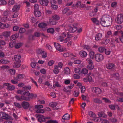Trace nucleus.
<instances>
[{"mask_svg": "<svg viewBox=\"0 0 123 123\" xmlns=\"http://www.w3.org/2000/svg\"><path fill=\"white\" fill-rule=\"evenodd\" d=\"M92 90L93 92L96 94H101V89L97 87H92Z\"/></svg>", "mask_w": 123, "mask_h": 123, "instance_id": "nucleus-6", "label": "nucleus"}, {"mask_svg": "<svg viewBox=\"0 0 123 123\" xmlns=\"http://www.w3.org/2000/svg\"><path fill=\"white\" fill-rule=\"evenodd\" d=\"M115 20L117 23L121 24L123 22V16L121 14L118 15Z\"/></svg>", "mask_w": 123, "mask_h": 123, "instance_id": "nucleus-7", "label": "nucleus"}, {"mask_svg": "<svg viewBox=\"0 0 123 123\" xmlns=\"http://www.w3.org/2000/svg\"><path fill=\"white\" fill-rule=\"evenodd\" d=\"M112 76L115 78L116 79H118L119 78V74L118 73H116L112 75Z\"/></svg>", "mask_w": 123, "mask_h": 123, "instance_id": "nucleus-38", "label": "nucleus"}, {"mask_svg": "<svg viewBox=\"0 0 123 123\" xmlns=\"http://www.w3.org/2000/svg\"><path fill=\"white\" fill-rule=\"evenodd\" d=\"M42 57L44 58H45L47 57V53L44 51H42L41 52Z\"/></svg>", "mask_w": 123, "mask_h": 123, "instance_id": "nucleus-33", "label": "nucleus"}, {"mask_svg": "<svg viewBox=\"0 0 123 123\" xmlns=\"http://www.w3.org/2000/svg\"><path fill=\"white\" fill-rule=\"evenodd\" d=\"M23 90L24 91L30 90L31 88V86H27L23 87Z\"/></svg>", "mask_w": 123, "mask_h": 123, "instance_id": "nucleus-49", "label": "nucleus"}, {"mask_svg": "<svg viewBox=\"0 0 123 123\" xmlns=\"http://www.w3.org/2000/svg\"><path fill=\"white\" fill-rule=\"evenodd\" d=\"M79 54L81 57H86L87 55V54L86 52L83 50L79 52Z\"/></svg>", "mask_w": 123, "mask_h": 123, "instance_id": "nucleus-15", "label": "nucleus"}, {"mask_svg": "<svg viewBox=\"0 0 123 123\" xmlns=\"http://www.w3.org/2000/svg\"><path fill=\"white\" fill-rule=\"evenodd\" d=\"M53 72L55 74H57L59 73V70L57 66H54V68L53 70Z\"/></svg>", "mask_w": 123, "mask_h": 123, "instance_id": "nucleus-34", "label": "nucleus"}, {"mask_svg": "<svg viewBox=\"0 0 123 123\" xmlns=\"http://www.w3.org/2000/svg\"><path fill=\"white\" fill-rule=\"evenodd\" d=\"M95 60L97 62H100L102 61L104 59L103 55L101 54H96L95 55Z\"/></svg>", "mask_w": 123, "mask_h": 123, "instance_id": "nucleus-4", "label": "nucleus"}, {"mask_svg": "<svg viewBox=\"0 0 123 123\" xmlns=\"http://www.w3.org/2000/svg\"><path fill=\"white\" fill-rule=\"evenodd\" d=\"M52 19L54 20L57 21L60 18L59 16L55 14L52 16Z\"/></svg>", "mask_w": 123, "mask_h": 123, "instance_id": "nucleus-31", "label": "nucleus"}, {"mask_svg": "<svg viewBox=\"0 0 123 123\" xmlns=\"http://www.w3.org/2000/svg\"><path fill=\"white\" fill-rule=\"evenodd\" d=\"M72 54L70 53H66L63 54V56L64 57H69Z\"/></svg>", "mask_w": 123, "mask_h": 123, "instance_id": "nucleus-51", "label": "nucleus"}, {"mask_svg": "<svg viewBox=\"0 0 123 123\" xmlns=\"http://www.w3.org/2000/svg\"><path fill=\"white\" fill-rule=\"evenodd\" d=\"M62 13L63 14H66L67 15H69L72 14V11H70L68 8H66L63 10Z\"/></svg>", "mask_w": 123, "mask_h": 123, "instance_id": "nucleus-8", "label": "nucleus"}, {"mask_svg": "<svg viewBox=\"0 0 123 123\" xmlns=\"http://www.w3.org/2000/svg\"><path fill=\"white\" fill-rule=\"evenodd\" d=\"M11 42H15V35H12L11 37Z\"/></svg>", "mask_w": 123, "mask_h": 123, "instance_id": "nucleus-52", "label": "nucleus"}, {"mask_svg": "<svg viewBox=\"0 0 123 123\" xmlns=\"http://www.w3.org/2000/svg\"><path fill=\"white\" fill-rule=\"evenodd\" d=\"M47 24L44 22H42L38 25L39 27L43 30H45L47 28Z\"/></svg>", "mask_w": 123, "mask_h": 123, "instance_id": "nucleus-9", "label": "nucleus"}, {"mask_svg": "<svg viewBox=\"0 0 123 123\" xmlns=\"http://www.w3.org/2000/svg\"><path fill=\"white\" fill-rule=\"evenodd\" d=\"M23 43H18L16 44V48H18L20 47L22 45Z\"/></svg>", "mask_w": 123, "mask_h": 123, "instance_id": "nucleus-59", "label": "nucleus"}, {"mask_svg": "<svg viewBox=\"0 0 123 123\" xmlns=\"http://www.w3.org/2000/svg\"><path fill=\"white\" fill-rule=\"evenodd\" d=\"M9 26V25L7 23L3 24H2L1 25V27L2 29H5L8 28Z\"/></svg>", "mask_w": 123, "mask_h": 123, "instance_id": "nucleus-32", "label": "nucleus"}, {"mask_svg": "<svg viewBox=\"0 0 123 123\" xmlns=\"http://www.w3.org/2000/svg\"><path fill=\"white\" fill-rule=\"evenodd\" d=\"M54 60H50L48 62V65L49 66H51L54 64Z\"/></svg>", "mask_w": 123, "mask_h": 123, "instance_id": "nucleus-53", "label": "nucleus"}, {"mask_svg": "<svg viewBox=\"0 0 123 123\" xmlns=\"http://www.w3.org/2000/svg\"><path fill=\"white\" fill-rule=\"evenodd\" d=\"M57 21H55L52 18H50L49 20V23L51 24L55 25L57 23Z\"/></svg>", "mask_w": 123, "mask_h": 123, "instance_id": "nucleus-27", "label": "nucleus"}, {"mask_svg": "<svg viewBox=\"0 0 123 123\" xmlns=\"http://www.w3.org/2000/svg\"><path fill=\"white\" fill-rule=\"evenodd\" d=\"M26 96H29V97H30V99L32 98H36L37 97V96L36 95L32 93H30V95H29Z\"/></svg>", "mask_w": 123, "mask_h": 123, "instance_id": "nucleus-45", "label": "nucleus"}, {"mask_svg": "<svg viewBox=\"0 0 123 123\" xmlns=\"http://www.w3.org/2000/svg\"><path fill=\"white\" fill-rule=\"evenodd\" d=\"M83 48L84 49L88 51H90L92 50L90 46L88 45H84L83 46Z\"/></svg>", "mask_w": 123, "mask_h": 123, "instance_id": "nucleus-26", "label": "nucleus"}, {"mask_svg": "<svg viewBox=\"0 0 123 123\" xmlns=\"http://www.w3.org/2000/svg\"><path fill=\"white\" fill-rule=\"evenodd\" d=\"M77 24L76 23H74L68 27V30L71 32H74L77 30L76 26Z\"/></svg>", "mask_w": 123, "mask_h": 123, "instance_id": "nucleus-2", "label": "nucleus"}, {"mask_svg": "<svg viewBox=\"0 0 123 123\" xmlns=\"http://www.w3.org/2000/svg\"><path fill=\"white\" fill-rule=\"evenodd\" d=\"M102 34L101 33H98L96 34L95 37V39L96 41L101 40L102 38Z\"/></svg>", "mask_w": 123, "mask_h": 123, "instance_id": "nucleus-18", "label": "nucleus"}, {"mask_svg": "<svg viewBox=\"0 0 123 123\" xmlns=\"http://www.w3.org/2000/svg\"><path fill=\"white\" fill-rule=\"evenodd\" d=\"M94 52L93 51H90L89 53V56L90 58L93 59L94 58Z\"/></svg>", "mask_w": 123, "mask_h": 123, "instance_id": "nucleus-25", "label": "nucleus"}, {"mask_svg": "<svg viewBox=\"0 0 123 123\" xmlns=\"http://www.w3.org/2000/svg\"><path fill=\"white\" fill-rule=\"evenodd\" d=\"M57 103L56 102H54L51 103L50 104V106L52 107L54 109H55L57 105Z\"/></svg>", "mask_w": 123, "mask_h": 123, "instance_id": "nucleus-42", "label": "nucleus"}, {"mask_svg": "<svg viewBox=\"0 0 123 123\" xmlns=\"http://www.w3.org/2000/svg\"><path fill=\"white\" fill-rule=\"evenodd\" d=\"M105 51V54L107 55H109L110 54L111 51L110 49H106Z\"/></svg>", "mask_w": 123, "mask_h": 123, "instance_id": "nucleus-48", "label": "nucleus"}, {"mask_svg": "<svg viewBox=\"0 0 123 123\" xmlns=\"http://www.w3.org/2000/svg\"><path fill=\"white\" fill-rule=\"evenodd\" d=\"M15 42H11L10 44H9V46L11 47L12 48L14 46H15Z\"/></svg>", "mask_w": 123, "mask_h": 123, "instance_id": "nucleus-57", "label": "nucleus"}, {"mask_svg": "<svg viewBox=\"0 0 123 123\" xmlns=\"http://www.w3.org/2000/svg\"><path fill=\"white\" fill-rule=\"evenodd\" d=\"M26 96L25 95H23L21 97V99L24 100L25 101H29L30 100V97L29 96Z\"/></svg>", "mask_w": 123, "mask_h": 123, "instance_id": "nucleus-21", "label": "nucleus"}, {"mask_svg": "<svg viewBox=\"0 0 123 123\" xmlns=\"http://www.w3.org/2000/svg\"><path fill=\"white\" fill-rule=\"evenodd\" d=\"M47 31L48 33H53L54 31V28H50L48 29H47Z\"/></svg>", "mask_w": 123, "mask_h": 123, "instance_id": "nucleus-46", "label": "nucleus"}, {"mask_svg": "<svg viewBox=\"0 0 123 123\" xmlns=\"http://www.w3.org/2000/svg\"><path fill=\"white\" fill-rule=\"evenodd\" d=\"M88 114L89 116L92 118H94L96 117L95 114L92 111H89L88 112Z\"/></svg>", "mask_w": 123, "mask_h": 123, "instance_id": "nucleus-28", "label": "nucleus"}, {"mask_svg": "<svg viewBox=\"0 0 123 123\" xmlns=\"http://www.w3.org/2000/svg\"><path fill=\"white\" fill-rule=\"evenodd\" d=\"M22 106L25 109H27L30 106L29 103L26 102L24 101L22 103Z\"/></svg>", "mask_w": 123, "mask_h": 123, "instance_id": "nucleus-14", "label": "nucleus"}, {"mask_svg": "<svg viewBox=\"0 0 123 123\" xmlns=\"http://www.w3.org/2000/svg\"><path fill=\"white\" fill-rule=\"evenodd\" d=\"M98 115L99 117L104 118H106L107 117V115L102 112H99L98 113Z\"/></svg>", "mask_w": 123, "mask_h": 123, "instance_id": "nucleus-37", "label": "nucleus"}, {"mask_svg": "<svg viewBox=\"0 0 123 123\" xmlns=\"http://www.w3.org/2000/svg\"><path fill=\"white\" fill-rule=\"evenodd\" d=\"M86 61L89 64H93L92 61V60H91L89 58H87L86 59Z\"/></svg>", "mask_w": 123, "mask_h": 123, "instance_id": "nucleus-64", "label": "nucleus"}, {"mask_svg": "<svg viewBox=\"0 0 123 123\" xmlns=\"http://www.w3.org/2000/svg\"><path fill=\"white\" fill-rule=\"evenodd\" d=\"M34 8L35 11H37L39 9V6L38 4H36L34 5Z\"/></svg>", "mask_w": 123, "mask_h": 123, "instance_id": "nucleus-63", "label": "nucleus"}, {"mask_svg": "<svg viewBox=\"0 0 123 123\" xmlns=\"http://www.w3.org/2000/svg\"><path fill=\"white\" fill-rule=\"evenodd\" d=\"M116 105L111 104L109 105V107L110 109L112 110H114L115 109Z\"/></svg>", "mask_w": 123, "mask_h": 123, "instance_id": "nucleus-44", "label": "nucleus"}, {"mask_svg": "<svg viewBox=\"0 0 123 123\" xmlns=\"http://www.w3.org/2000/svg\"><path fill=\"white\" fill-rule=\"evenodd\" d=\"M35 109L36 110L40 109L43 108V105H37L35 106Z\"/></svg>", "mask_w": 123, "mask_h": 123, "instance_id": "nucleus-40", "label": "nucleus"}, {"mask_svg": "<svg viewBox=\"0 0 123 123\" xmlns=\"http://www.w3.org/2000/svg\"><path fill=\"white\" fill-rule=\"evenodd\" d=\"M51 4H52L51 5V7L52 9L54 10H56V9H57L58 8L57 6L56 5H53L52 2V1H51Z\"/></svg>", "mask_w": 123, "mask_h": 123, "instance_id": "nucleus-58", "label": "nucleus"}, {"mask_svg": "<svg viewBox=\"0 0 123 123\" xmlns=\"http://www.w3.org/2000/svg\"><path fill=\"white\" fill-rule=\"evenodd\" d=\"M7 2L4 0H1L0 1V5H6Z\"/></svg>", "mask_w": 123, "mask_h": 123, "instance_id": "nucleus-56", "label": "nucleus"}, {"mask_svg": "<svg viewBox=\"0 0 123 123\" xmlns=\"http://www.w3.org/2000/svg\"><path fill=\"white\" fill-rule=\"evenodd\" d=\"M34 14L35 16L37 17L40 16L41 15V12L39 11H34Z\"/></svg>", "mask_w": 123, "mask_h": 123, "instance_id": "nucleus-20", "label": "nucleus"}, {"mask_svg": "<svg viewBox=\"0 0 123 123\" xmlns=\"http://www.w3.org/2000/svg\"><path fill=\"white\" fill-rule=\"evenodd\" d=\"M112 20L110 18V16L105 15L102 18L100 23L102 26L106 27L110 26L112 23Z\"/></svg>", "mask_w": 123, "mask_h": 123, "instance_id": "nucleus-1", "label": "nucleus"}, {"mask_svg": "<svg viewBox=\"0 0 123 123\" xmlns=\"http://www.w3.org/2000/svg\"><path fill=\"white\" fill-rule=\"evenodd\" d=\"M102 100H103V101L106 103H111V101L109 99L105 98H102Z\"/></svg>", "mask_w": 123, "mask_h": 123, "instance_id": "nucleus-41", "label": "nucleus"}, {"mask_svg": "<svg viewBox=\"0 0 123 123\" xmlns=\"http://www.w3.org/2000/svg\"><path fill=\"white\" fill-rule=\"evenodd\" d=\"M81 71V69L79 68H77L74 69V71L76 73H79Z\"/></svg>", "mask_w": 123, "mask_h": 123, "instance_id": "nucleus-60", "label": "nucleus"}, {"mask_svg": "<svg viewBox=\"0 0 123 123\" xmlns=\"http://www.w3.org/2000/svg\"><path fill=\"white\" fill-rule=\"evenodd\" d=\"M15 88V87L13 86H8L7 87V89L8 90L12 91Z\"/></svg>", "mask_w": 123, "mask_h": 123, "instance_id": "nucleus-43", "label": "nucleus"}, {"mask_svg": "<svg viewBox=\"0 0 123 123\" xmlns=\"http://www.w3.org/2000/svg\"><path fill=\"white\" fill-rule=\"evenodd\" d=\"M54 46L58 51H59L60 52H63V49L61 47L60 45L58 43H55Z\"/></svg>", "mask_w": 123, "mask_h": 123, "instance_id": "nucleus-11", "label": "nucleus"}, {"mask_svg": "<svg viewBox=\"0 0 123 123\" xmlns=\"http://www.w3.org/2000/svg\"><path fill=\"white\" fill-rule=\"evenodd\" d=\"M93 101L94 102L96 103H102V101L101 100L97 98L94 99H93Z\"/></svg>", "mask_w": 123, "mask_h": 123, "instance_id": "nucleus-54", "label": "nucleus"}, {"mask_svg": "<svg viewBox=\"0 0 123 123\" xmlns=\"http://www.w3.org/2000/svg\"><path fill=\"white\" fill-rule=\"evenodd\" d=\"M17 93L18 94H21L25 95H29L30 94L29 91L22 90H19L18 91Z\"/></svg>", "mask_w": 123, "mask_h": 123, "instance_id": "nucleus-10", "label": "nucleus"}, {"mask_svg": "<svg viewBox=\"0 0 123 123\" xmlns=\"http://www.w3.org/2000/svg\"><path fill=\"white\" fill-rule=\"evenodd\" d=\"M44 112V110L43 109H38L36 111V113H43Z\"/></svg>", "mask_w": 123, "mask_h": 123, "instance_id": "nucleus-35", "label": "nucleus"}, {"mask_svg": "<svg viewBox=\"0 0 123 123\" xmlns=\"http://www.w3.org/2000/svg\"><path fill=\"white\" fill-rule=\"evenodd\" d=\"M10 62L8 60L2 59L0 60V64H6L9 63Z\"/></svg>", "mask_w": 123, "mask_h": 123, "instance_id": "nucleus-22", "label": "nucleus"}, {"mask_svg": "<svg viewBox=\"0 0 123 123\" xmlns=\"http://www.w3.org/2000/svg\"><path fill=\"white\" fill-rule=\"evenodd\" d=\"M8 18V17H7L4 16L2 18L1 20L2 21L5 22L10 20L11 19L10 18Z\"/></svg>", "mask_w": 123, "mask_h": 123, "instance_id": "nucleus-30", "label": "nucleus"}, {"mask_svg": "<svg viewBox=\"0 0 123 123\" xmlns=\"http://www.w3.org/2000/svg\"><path fill=\"white\" fill-rule=\"evenodd\" d=\"M0 117L2 119L5 120L10 119V117L8 114L5 112H0Z\"/></svg>", "mask_w": 123, "mask_h": 123, "instance_id": "nucleus-5", "label": "nucleus"}, {"mask_svg": "<svg viewBox=\"0 0 123 123\" xmlns=\"http://www.w3.org/2000/svg\"><path fill=\"white\" fill-rule=\"evenodd\" d=\"M70 117V116L68 114L66 113L63 115L62 119V121L64 122L65 121L68 120Z\"/></svg>", "mask_w": 123, "mask_h": 123, "instance_id": "nucleus-13", "label": "nucleus"}, {"mask_svg": "<svg viewBox=\"0 0 123 123\" xmlns=\"http://www.w3.org/2000/svg\"><path fill=\"white\" fill-rule=\"evenodd\" d=\"M39 2L42 5L44 6H46L48 5V0H40Z\"/></svg>", "mask_w": 123, "mask_h": 123, "instance_id": "nucleus-16", "label": "nucleus"}, {"mask_svg": "<svg viewBox=\"0 0 123 123\" xmlns=\"http://www.w3.org/2000/svg\"><path fill=\"white\" fill-rule=\"evenodd\" d=\"M106 49H105V48L103 47H101L98 48V50L101 53L103 52Z\"/></svg>", "mask_w": 123, "mask_h": 123, "instance_id": "nucleus-50", "label": "nucleus"}, {"mask_svg": "<svg viewBox=\"0 0 123 123\" xmlns=\"http://www.w3.org/2000/svg\"><path fill=\"white\" fill-rule=\"evenodd\" d=\"M63 72L65 74H68L70 73V70L69 68L67 67L64 68Z\"/></svg>", "mask_w": 123, "mask_h": 123, "instance_id": "nucleus-24", "label": "nucleus"}, {"mask_svg": "<svg viewBox=\"0 0 123 123\" xmlns=\"http://www.w3.org/2000/svg\"><path fill=\"white\" fill-rule=\"evenodd\" d=\"M101 120V118L99 117H96L94 119V121L95 122H100Z\"/></svg>", "mask_w": 123, "mask_h": 123, "instance_id": "nucleus-61", "label": "nucleus"}, {"mask_svg": "<svg viewBox=\"0 0 123 123\" xmlns=\"http://www.w3.org/2000/svg\"><path fill=\"white\" fill-rule=\"evenodd\" d=\"M70 81L69 79H65L64 83L65 84L68 85L70 84Z\"/></svg>", "mask_w": 123, "mask_h": 123, "instance_id": "nucleus-62", "label": "nucleus"}, {"mask_svg": "<svg viewBox=\"0 0 123 123\" xmlns=\"http://www.w3.org/2000/svg\"><path fill=\"white\" fill-rule=\"evenodd\" d=\"M10 72V74L12 75H14L15 74V71L13 69H11L8 70Z\"/></svg>", "mask_w": 123, "mask_h": 123, "instance_id": "nucleus-55", "label": "nucleus"}, {"mask_svg": "<svg viewBox=\"0 0 123 123\" xmlns=\"http://www.w3.org/2000/svg\"><path fill=\"white\" fill-rule=\"evenodd\" d=\"M45 123H58V121L57 120H50L47 121Z\"/></svg>", "mask_w": 123, "mask_h": 123, "instance_id": "nucleus-36", "label": "nucleus"}, {"mask_svg": "<svg viewBox=\"0 0 123 123\" xmlns=\"http://www.w3.org/2000/svg\"><path fill=\"white\" fill-rule=\"evenodd\" d=\"M88 70L86 68H83L82 70L81 71V73H83L85 74H87L88 73Z\"/></svg>", "mask_w": 123, "mask_h": 123, "instance_id": "nucleus-47", "label": "nucleus"}, {"mask_svg": "<svg viewBox=\"0 0 123 123\" xmlns=\"http://www.w3.org/2000/svg\"><path fill=\"white\" fill-rule=\"evenodd\" d=\"M94 65L93 64H89L87 66V68L90 70H92L94 68Z\"/></svg>", "mask_w": 123, "mask_h": 123, "instance_id": "nucleus-39", "label": "nucleus"}, {"mask_svg": "<svg viewBox=\"0 0 123 123\" xmlns=\"http://www.w3.org/2000/svg\"><path fill=\"white\" fill-rule=\"evenodd\" d=\"M114 66V64L112 63H109L106 65L107 68L109 69H112Z\"/></svg>", "mask_w": 123, "mask_h": 123, "instance_id": "nucleus-23", "label": "nucleus"}, {"mask_svg": "<svg viewBox=\"0 0 123 123\" xmlns=\"http://www.w3.org/2000/svg\"><path fill=\"white\" fill-rule=\"evenodd\" d=\"M91 20L94 23L96 24V25H99V21L96 18H92L91 19Z\"/></svg>", "mask_w": 123, "mask_h": 123, "instance_id": "nucleus-19", "label": "nucleus"}, {"mask_svg": "<svg viewBox=\"0 0 123 123\" xmlns=\"http://www.w3.org/2000/svg\"><path fill=\"white\" fill-rule=\"evenodd\" d=\"M38 121L39 122H44L45 121V119H48V118H45L44 116L41 115H38Z\"/></svg>", "mask_w": 123, "mask_h": 123, "instance_id": "nucleus-12", "label": "nucleus"}, {"mask_svg": "<svg viewBox=\"0 0 123 123\" xmlns=\"http://www.w3.org/2000/svg\"><path fill=\"white\" fill-rule=\"evenodd\" d=\"M21 58V55L19 54L16 55V68H18L21 66L20 63L21 62L20 60Z\"/></svg>", "mask_w": 123, "mask_h": 123, "instance_id": "nucleus-3", "label": "nucleus"}, {"mask_svg": "<svg viewBox=\"0 0 123 123\" xmlns=\"http://www.w3.org/2000/svg\"><path fill=\"white\" fill-rule=\"evenodd\" d=\"M11 34V32L10 31H6L3 32L2 33L3 36L7 37L10 36Z\"/></svg>", "mask_w": 123, "mask_h": 123, "instance_id": "nucleus-17", "label": "nucleus"}, {"mask_svg": "<svg viewBox=\"0 0 123 123\" xmlns=\"http://www.w3.org/2000/svg\"><path fill=\"white\" fill-rule=\"evenodd\" d=\"M24 77V76L23 74H18L16 77V80H20L22 79Z\"/></svg>", "mask_w": 123, "mask_h": 123, "instance_id": "nucleus-29", "label": "nucleus"}]
</instances>
